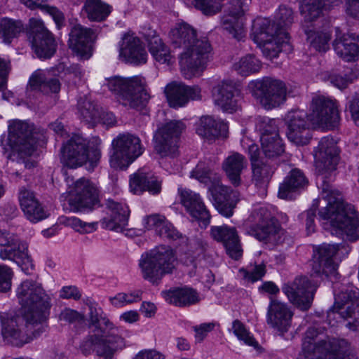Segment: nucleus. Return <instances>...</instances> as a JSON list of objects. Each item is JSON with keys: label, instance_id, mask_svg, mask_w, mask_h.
Returning a JSON list of instances; mask_svg holds the SVG:
<instances>
[{"label": "nucleus", "instance_id": "f257e3e1", "mask_svg": "<svg viewBox=\"0 0 359 359\" xmlns=\"http://www.w3.org/2000/svg\"><path fill=\"white\" fill-rule=\"evenodd\" d=\"M316 169L322 182L321 198L320 202L325 205L319 210L321 219L329 221L324 224L330 226L332 234L345 233L350 240L359 238V219L351 205L345 204L341 194L325 183L324 175L336 170L339 162L336 143L331 137H323L313 150Z\"/></svg>", "mask_w": 359, "mask_h": 359}, {"label": "nucleus", "instance_id": "f03ea898", "mask_svg": "<svg viewBox=\"0 0 359 359\" xmlns=\"http://www.w3.org/2000/svg\"><path fill=\"white\" fill-rule=\"evenodd\" d=\"M16 297L23 309V317L10 318L6 313L1 314V334L13 345L22 346L45 331L51 303L41 284L32 280L21 283Z\"/></svg>", "mask_w": 359, "mask_h": 359}, {"label": "nucleus", "instance_id": "7ed1b4c3", "mask_svg": "<svg viewBox=\"0 0 359 359\" xmlns=\"http://www.w3.org/2000/svg\"><path fill=\"white\" fill-rule=\"evenodd\" d=\"M293 22V11L280 6L276 14V22L269 19H258L253 25L252 36L255 43L262 47L263 54L272 59L281 51L289 52L291 46L287 28Z\"/></svg>", "mask_w": 359, "mask_h": 359}, {"label": "nucleus", "instance_id": "20e7f679", "mask_svg": "<svg viewBox=\"0 0 359 359\" xmlns=\"http://www.w3.org/2000/svg\"><path fill=\"white\" fill-rule=\"evenodd\" d=\"M43 137V133L36 131L32 124L20 120L9 122L7 142L13 158L12 167H20L16 172H11V175H19L22 168L31 169L35 166L30 157L38 142Z\"/></svg>", "mask_w": 359, "mask_h": 359}, {"label": "nucleus", "instance_id": "39448f33", "mask_svg": "<svg viewBox=\"0 0 359 359\" xmlns=\"http://www.w3.org/2000/svg\"><path fill=\"white\" fill-rule=\"evenodd\" d=\"M101 143L99 137H94L90 145L83 137L74 135L61 148L62 161L71 168L86 165L88 170L93 171L100 161Z\"/></svg>", "mask_w": 359, "mask_h": 359}, {"label": "nucleus", "instance_id": "423d86ee", "mask_svg": "<svg viewBox=\"0 0 359 359\" xmlns=\"http://www.w3.org/2000/svg\"><path fill=\"white\" fill-rule=\"evenodd\" d=\"M318 332L309 327L302 344V352L306 359H354L351 344L344 339H327L315 341Z\"/></svg>", "mask_w": 359, "mask_h": 359}, {"label": "nucleus", "instance_id": "0eeeda50", "mask_svg": "<svg viewBox=\"0 0 359 359\" xmlns=\"http://www.w3.org/2000/svg\"><path fill=\"white\" fill-rule=\"evenodd\" d=\"M107 87L118 97L119 103L129 109H142L150 98L145 80L141 76H114L108 79Z\"/></svg>", "mask_w": 359, "mask_h": 359}, {"label": "nucleus", "instance_id": "6e6552de", "mask_svg": "<svg viewBox=\"0 0 359 359\" xmlns=\"http://www.w3.org/2000/svg\"><path fill=\"white\" fill-rule=\"evenodd\" d=\"M177 263L176 255L170 247L159 246L143 254L139 265L144 278L156 283L165 275L172 273Z\"/></svg>", "mask_w": 359, "mask_h": 359}, {"label": "nucleus", "instance_id": "1a4fd4ad", "mask_svg": "<svg viewBox=\"0 0 359 359\" xmlns=\"http://www.w3.org/2000/svg\"><path fill=\"white\" fill-rule=\"evenodd\" d=\"M212 46L205 38L200 39L180 55V65L186 79L199 76L205 69L212 55Z\"/></svg>", "mask_w": 359, "mask_h": 359}, {"label": "nucleus", "instance_id": "9d476101", "mask_svg": "<svg viewBox=\"0 0 359 359\" xmlns=\"http://www.w3.org/2000/svg\"><path fill=\"white\" fill-rule=\"evenodd\" d=\"M109 163L111 168L123 170L142 153L141 140L135 135L122 133L113 140Z\"/></svg>", "mask_w": 359, "mask_h": 359}, {"label": "nucleus", "instance_id": "9b49d317", "mask_svg": "<svg viewBox=\"0 0 359 359\" xmlns=\"http://www.w3.org/2000/svg\"><path fill=\"white\" fill-rule=\"evenodd\" d=\"M252 95L266 109L279 107L286 100L287 90L283 82L271 78L252 81L248 84Z\"/></svg>", "mask_w": 359, "mask_h": 359}, {"label": "nucleus", "instance_id": "f8f14e48", "mask_svg": "<svg viewBox=\"0 0 359 359\" xmlns=\"http://www.w3.org/2000/svg\"><path fill=\"white\" fill-rule=\"evenodd\" d=\"M334 310L348 320L347 327L355 330L359 327V289L352 285L342 286L335 294Z\"/></svg>", "mask_w": 359, "mask_h": 359}, {"label": "nucleus", "instance_id": "ddd939ff", "mask_svg": "<svg viewBox=\"0 0 359 359\" xmlns=\"http://www.w3.org/2000/svg\"><path fill=\"white\" fill-rule=\"evenodd\" d=\"M185 126L180 121H171L159 128L154 135V149L161 157L178 156V142Z\"/></svg>", "mask_w": 359, "mask_h": 359}, {"label": "nucleus", "instance_id": "4468645a", "mask_svg": "<svg viewBox=\"0 0 359 359\" xmlns=\"http://www.w3.org/2000/svg\"><path fill=\"white\" fill-rule=\"evenodd\" d=\"M309 119L314 127L334 128L339 121L336 102L323 95L313 97Z\"/></svg>", "mask_w": 359, "mask_h": 359}, {"label": "nucleus", "instance_id": "2eb2a0df", "mask_svg": "<svg viewBox=\"0 0 359 359\" xmlns=\"http://www.w3.org/2000/svg\"><path fill=\"white\" fill-rule=\"evenodd\" d=\"M5 240L6 243L0 244V258L15 262L26 274H29L34 264L29 254L28 244L10 232Z\"/></svg>", "mask_w": 359, "mask_h": 359}, {"label": "nucleus", "instance_id": "dca6fc26", "mask_svg": "<svg viewBox=\"0 0 359 359\" xmlns=\"http://www.w3.org/2000/svg\"><path fill=\"white\" fill-rule=\"evenodd\" d=\"M67 203L72 212H82L92 209L97 202L96 189L90 181L81 178L69 185Z\"/></svg>", "mask_w": 359, "mask_h": 359}, {"label": "nucleus", "instance_id": "f3484780", "mask_svg": "<svg viewBox=\"0 0 359 359\" xmlns=\"http://www.w3.org/2000/svg\"><path fill=\"white\" fill-rule=\"evenodd\" d=\"M339 250L337 245L323 244L313 249L312 272L313 274L329 278L331 281L338 279V263L336 255Z\"/></svg>", "mask_w": 359, "mask_h": 359}, {"label": "nucleus", "instance_id": "a211bd4d", "mask_svg": "<svg viewBox=\"0 0 359 359\" xmlns=\"http://www.w3.org/2000/svg\"><path fill=\"white\" fill-rule=\"evenodd\" d=\"M27 34L39 57L46 59L53 55L56 50L55 39L41 20L35 18L29 20Z\"/></svg>", "mask_w": 359, "mask_h": 359}, {"label": "nucleus", "instance_id": "6ab92c4d", "mask_svg": "<svg viewBox=\"0 0 359 359\" xmlns=\"http://www.w3.org/2000/svg\"><path fill=\"white\" fill-rule=\"evenodd\" d=\"M261 133L262 150L267 160L273 161L284 152V146L278 133L275 119L262 118L258 123Z\"/></svg>", "mask_w": 359, "mask_h": 359}, {"label": "nucleus", "instance_id": "aec40b11", "mask_svg": "<svg viewBox=\"0 0 359 359\" xmlns=\"http://www.w3.org/2000/svg\"><path fill=\"white\" fill-rule=\"evenodd\" d=\"M316 289L305 276L295 278L282 288L290 302L302 311H307L311 307Z\"/></svg>", "mask_w": 359, "mask_h": 359}, {"label": "nucleus", "instance_id": "412c9836", "mask_svg": "<svg viewBox=\"0 0 359 359\" xmlns=\"http://www.w3.org/2000/svg\"><path fill=\"white\" fill-rule=\"evenodd\" d=\"M208 192L215 209L226 217H231L240 200L239 193L222 184L220 180L208 187Z\"/></svg>", "mask_w": 359, "mask_h": 359}, {"label": "nucleus", "instance_id": "4be33fe9", "mask_svg": "<svg viewBox=\"0 0 359 359\" xmlns=\"http://www.w3.org/2000/svg\"><path fill=\"white\" fill-rule=\"evenodd\" d=\"M104 330H100V343L97 348V355L112 359L116 352L126 347L122 336V330L116 327L108 318L103 319Z\"/></svg>", "mask_w": 359, "mask_h": 359}, {"label": "nucleus", "instance_id": "5701e85b", "mask_svg": "<svg viewBox=\"0 0 359 359\" xmlns=\"http://www.w3.org/2000/svg\"><path fill=\"white\" fill-rule=\"evenodd\" d=\"M308 120L309 114L300 109L291 110L286 115L287 136L296 145H305L311 140L310 123Z\"/></svg>", "mask_w": 359, "mask_h": 359}, {"label": "nucleus", "instance_id": "b1692460", "mask_svg": "<svg viewBox=\"0 0 359 359\" xmlns=\"http://www.w3.org/2000/svg\"><path fill=\"white\" fill-rule=\"evenodd\" d=\"M250 222L252 223L250 232L259 241H268L275 237L279 226L266 208L255 209L251 214Z\"/></svg>", "mask_w": 359, "mask_h": 359}, {"label": "nucleus", "instance_id": "393cba45", "mask_svg": "<svg viewBox=\"0 0 359 359\" xmlns=\"http://www.w3.org/2000/svg\"><path fill=\"white\" fill-rule=\"evenodd\" d=\"M243 0H231L227 13L221 20L222 27L229 35L240 41L245 36V29L241 17L246 10Z\"/></svg>", "mask_w": 359, "mask_h": 359}, {"label": "nucleus", "instance_id": "a878e982", "mask_svg": "<svg viewBox=\"0 0 359 359\" xmlns=\"http://www.w3.org/2000/svg\"><path fill=\"white\" fill-rule=\"evenodd\" d=\"M270 299L266 313V323L271 327L283 334L291 326L293 312L287 304L272 297H270Z\"/></svg>", "mask_w": 359, "mask_h": 359}, {"label": "nucleus", "instance_id": "bb28decb", "mask_svg": "<svg viewBox=\"0 0 359 359\" xmlns=\"http://www.w3.org/2000/svg\"><path fill=\"white\" fill-rule=\"evenodd\" d=\"M94 38L92 29L76 25L69 32V47L81 60H88L92 55L91 42Z\"/></svg>", "mask_w": 359, "mask_h": 359}, {"label": "nucleus", "instance_id": "cd10ccee", "mask_svg": "<svg viewBox=\"0 0 359 359\" xmlns=\"http://www.w3.org/2000/svg\"><path fill=\"white\" fill-rule=\"evenodd\" d=\"M238 94V89L231 81H223L212 90L215 104L228 113H233L238 109L237 100Z\"/></svg>", "mask_w": 359, "mask_h": 359}, {"label": "nucleus", "instance_id": "c85d7f7f", "mask_svg": "<svg viewBox=\"0 0 359 359\" xmlns=\"http://www.w3.org/2000/svg\"><path fill=\"white\" fill-rule=\"evenodd\" d=\"M210 235L215 241L222 243L232 259H238L242 256L243 250L234 227L226 225L212 226Z\"/></svg>", "mask_w": 359, "mask_h": 359}, {"label": "nucleus", "instance_id": "c756f323", "mask_svg": "<svg viewBox=\"0 0 359 359\" xmlns=\"http://www.w3.org/2000/svg\"><path fill=\"white\" fill-rule=\"evenodd\" d=\"M106 208L110 218H104L102 220V227L117 232L122 231L128 224L130 215L128 206L124 203L109 198L106 201Z\"/></svg>", "mask_w": 359, "mask_h": 359}, {"label": "nucleus", "instance_id": "7c9ffc66", "mask_svg": "<svg viewBox=\"0 0 359 359\" xmlns=\"http://www.w3.org/2000/svg\"><path fill=\"white\" fill-rule=\"evenodd\" d=\"M180 201L189 215L202 221L206 226L210 220V214L198 194L189 189H179Z\"/></svg>", "mask_w": 359, "mask_h": 359}, {"label": "nucleus", "instance_id": "2f4dec72", "mask_svg": "<svg viewBox=\"0 0 359 359\" xmlns=\"http://www.w3.org/2000/svg\"><path fill=\"white\" fill-rule=\"evenodd\" d=\"M18 198L22 210L30 222L36 223L48 217V214L31 190L21 188Z\"/></svg>", "mask_w": 359, "mask_h": 359}, {"label": "nucleus", "instance_id": "473e14b6", "mask_svg": "<svg viewBox=\"0 0 359 359\" xmlns=\"http://www.w3.org/2000/svg\"><path fill=\"white\" fill-rule=\"evenodd\" d=\"M130 189L134 194L139 195L147 191L155 195L161 192V182L151 172L140 169L130 176Z\"/></svg>", "mask_w": 359, "mask_h": 359}, {"label": "nucleus", "instance_id": "72a5a7b5", "mask_svg": "<svg viewBox=\"0 0 359 359\" xmlns=\"http://www.w3.org/2000/svg\"><path fill=\"white\" fill-rule=\"evenodd\" d=\"M119 55L126 62L135 65L146 63L147 53L144 45L135 36L127 35L123 38Z\"/></svg>", "mask_w": 359, "mask_h": 359}, {"label": "nucleus", "instance_id": "f704fd0d", "mask_svg": "<svg viewBox=\"0 0 359 359\" xmlns=\"http://www.w3.org/2000/svg\"><path fill=\"white\" fill-rule=\"evenodd\" d=\"M228 129L227 123L224 121L211 116H203L198 122L196 133L205 139L213 140L226 136Z\"/></svg>", "mask_w": 359, "mask_h": 359}, {"label": "nucleus", "instance_id": "c9c22d12", "mask_svg": "<svg viewBox=\"0 0 359 359\" xmlns=\"http://www.w3.org/2000/svg\"><path fill=\"white\" fill-rule=\"evenodd\" d=\"M308 183L307 178L301 170L293 169L280 184L278 196L283 199H292L293 194L304 189Z\"/></svg>", "mask_w": 359, "mask_h": 359}, {"label": "nucleus", "instance_id": "e433bc0d", "mask_svg": "<svg viewBox=\"0 0 359 359\" xmlns=\"http://www.w3.org/2000/svg\"><path fill=\"white\" fill-rule=\"evenodd\" d=\"M161 294L168 303L176 306H189L200 302L198 294L189 287H176Z\"/></svg>", "mask_w": 359, "mask_h": 359}, {"label": "nucleus", "instance_id": "4c0bfd02", "mask_svg": "<svg viewBox=\"0 0 359 359\" xmlns=\"http://www.w3.org/2000/svg\"><path fill=\"white\" fill-rule=\"evenodd\" d=\"M60 86L57 79H48L46 72L37 70L30 76L27 90L28 93L29 91H39L44 94L58 93Z\"/></svg>", "mask_w": 359, "mask_h": 359}, {"label": "nucleus", "instance_id": "58836bf2", "mask_svg": "<svg viewBox=\"0 0 359 359\" xmlns=\"http://www.w3.org/2000/svg\"><path fill=\"white\" fill-rule=\"evenodd\" d=\"M336 38L333 47L337 55L346 62H352L359 57V47L351 39L342 34L339 27H336Z\"/></svg>", "mask_w": 359, "mask_h": 359}, {"label": "nucleus", "instance_id": "ea45409f", "mask_svg": "<svg viewBox=\"0 0 359 359\" xmlns=\"http://www.w3.org/2000/svg\"><path fill=\"white\" fill-rule=\"evenodd\" d=\"M341 3V0H302L300 12L305 22H313L322 14L323 10L330 9Z\"/></svg>", "mask_w": 359, "mask_h": 359}, {"label": "nucleus", "instance_id": "a19ab883", "mask_svg": "<svg viewBox=\"0 0 359 359\" xmlns=\"http://www.w3.org/2000/svg\"><path fill=\"white\" fill-rule=\"evenodd\" d=\"M170 38L175 48H182L184 50L198 40L196 39V31L187 23L179 24L172 29Z\"/></svg>", "mask_w": 359, "mask_h": 359}, {"label": "nucleus", "instance_id": "79ce46f5", "mask_svg": "<svg viewBox=\"0 0 359 359\" xmlns=\"http://www.w3.org/2000/svg\"><path fill=\"white\" fill-rule=\"evenodd\" d=\"M247 166L245 158L239 153L229 155L223 162L222 168L231 182L238 186L241 183V174Z\"/></svg>", "mask_w": 359, "mask_h": 359}, {"label": "nucleus", "instance_id": "37998d69", "mask_svg": "<svg viewBox=\"0 0 359 359\" xmlns=\"http://www.w3.org/2000/svg\"><path fill=\"white\" fill-rule=\"evenodd\" d=\"M269 160L253 163L252 180L257 187L265 190L272 174L276 169V164L268 162Z\"/></svg>", "mask_w": 359, "mask_h": 359}, {"label": "nucleus", "instance_id": "c03bdc74", "mask_svg": "<svg viewBox=\"0 0 359 359\" xmlns=\"http://www.w3.org/2000/svg\"><path fill=\"white\" fill-rule=\"evenodd\" d=\"M186 85L182 82L172 81L168 83L164 90L170 107H181L187 104Z\"/></svg>", "mask_w": 359, "mask_h": 359}, {"label": "nucleus", "instance_id": "a18cd8bd", "mask_svg": "<svg viewBox=\"0 0 359 359\" xmlns=\"http://www.w3.org/2000/svg\"><path fill=\"white\" fill-rule=\"evenodd\" d=\"M83 10L92 21L104 20L111 13V6L101 0H86Z\"/></svg>", "mask_w": 359, "mask_h": 359}, {"label": "nucleus", "instance_id": "49530a36", "mask_svg": "<svg viewBox=\"0 0 359 359\" xmlns=\"http://www.w3.org/2000/svg\"><path fill=\"white\" fill-rule=\"evenodd\" d=\"M20 1L31 9L38 8L49 14L58 29L63 25L65 21L64 14L57 8L49 5L48 0H20Z\"/></svg>", "mask_w": 359, "mask_h": 359}, {"label": "nucleus", "instance_id": "de8ad7c7", "mask_svg": "<svg viewBox=\"0 0 359 359\" xmlns=\"http://www.w3.org/2000/svg\"><path fill=\"white\" fill-rule=\"evenodd\" d=\"M25 27L20 20L3 18L0 22V34L5 43H11L12 40L23 32Z\"/></svg>", "mask_w": 359, "mask_h": 359}, {"label": "nucleus", "instance_id": "09e8293b", "mask_svg": "<svg viewBox=\"0 0 359 359\" xmlns=\"http://www.w3.org/2000/svg\"><path fill=\"white\" fill-rule=\"evenodd\" d=\"M310 46L319 52H326L330 48L331 34L324 30H305Z\"/></svg>", "mask_w": 359, "mask_h": 359}, {"label": "nucleus", "instance_id": "8fccbe9b", "mask_svg": "<svg viewBox=\"0 0 359 359\" xmlns=\"http://www.w3.org/2000/svg\"><path fill=\"white\" fill-rule=\"evenodd\" d=\"M78 111L81 118L88 123H96L100 120V112L88 97H81L78 101Z\"/></svg>", "mask_w": 359, "mask_h": 359}, {"label": "nucleus", "instance_id": "3c124183", "mask_svg": "<svg viewBox=\"0 0 359 359\" xmlns=\"http://www.w3.org/2000/svg\"><path fill=\"white\" fill-rule=\"evenodd\" d=\"M191 177L208 187L219 180V177L205 162H199L191 172Z\"/></svg>", "mask_w": 359, "mask_h": 359}, {"label": "nucleus", "instance_id": "603ef678", "mask_svg": "<svg viewBox=\"0 0 359 359\" xmlns=\"http://www.w3.org/2000/svg\"><path fill=\"white\" fill-rule=\"evenodd\" d=\"M234 69L241 76H246L259 72L261 69V63L255 56L248 55L234 64Z\"/></svg>", "mask_w": 359, "mask_h": 359}, {"label": "nucleus", "instance_id": "864d4df0", "mask_svg": "<svg viewBox=\"0 0 359 359\" xmlns=\"http://www.w3.org/2000/svg\"><path fill=\"white\" fill-rule=\"evenodd\" d=\"M359 76V72L356 69H351L344 74H332L330 76V83L337 88L343 90L353 82Z\"/></svg>", "mask_w": 359, "mask_h": 359}, {"label": "nucleus", "instance_id": "5fc2aeb1", "mask_svg": "<svg viewBox=\"0 0 359 359\" xmlns=\"http://www.w3.org/2000/svg\"><path fill=\"white\" fill-rule=\"evenodd\" d=\"M266 273V266L264 264L250 266L248 269H241L239 274L244 279L251 282L260 280Z\"/></svg>", "mask_w": 359, "mask_h": 359}, {"label": "nucleus", "instance_id": "6e6d98bb", "mask_svg": "<svg viewBox=\"0 0 359 359\" xmlns=\"http://www.w3.org/2000/svg\"><path fill=\"white\" fill-rule=\"evenodd\" d=\"M232 330L234 334L241 341H243L245 344L257 347L258 344L250 335V332L246 330L244 325L239 320H236L233 322Z\"/></svg>", "mask_w": 359, "mask_h": 359}, {"label": "nucleus", "instance_id": "4d7b16f0", "mask_svg": "<svg viewBox=\"0 0 359 359\" xmlns=\"http://www.w3.org/2000/svg\"><path fill=\"white\" fill-rule=\"evenodd\" d=\"M66 224L81 233H89L97 229V222H86L79 218L72 217L66 219Z\"/></svg>", "mask_w": 359, "mask_h": 359}, {"label": "nucleus", "instance_id": "13d9d810", "mask_svg": "<svg viewBox=\"0 0 359 359\" xmlns=\"http://www.w3.org/2000/svg\"><path fill=\"white\" fill-rule=\"evenodd\" d=\"M194 5L206 15H215L220 10L217 0H194Z\"/></svg>", "mask_w": 359, "mask_h": 359}, {"label": "nucleus", "instance_id": "bf43d9fd", "mask_svg": "<svg viewBox=\"0 0 359 359\" xmlns=\"http://www.w3.org/2000/svg\"><path fill=\"white\" fill-rule=\"evenodd\" d=\"M93 332V334L88 336L80 346L81 352L86 355H89L92 352L93 348H95V350L97 352V348L101 342L100 332L95 331Z\"/></svg>", "mask_w": 359, "mask_h": 359}, {"label": "nucleus", "instance_id": "052dcab7", "mask_svg": "<svg viewBox=\"0 0 359 359\" xmlns=\"http://www.w3.org/2000/svg\"><path fill=\"white\" fill-rule=\"evenodd\" d=\"M88 320L89 327H94L93 332H100L99 322L100 320L103 321L106 317H102V311L101 308L97 307L93 304H89Z\"/></svg>", "mask_w": 359, "mask_h": 359}, {"label": "nucleus", "instance_id": "680f3d73", "mask_svg": "<svg viewBox=\"0 0 359 359\" xmlns=\"http://www.w3.org/2000/svg\"><path fill=\"white\" fill-rule=\"evenodd\" d=\"M13 275L10 267L0 264V292H6L11 289Z\"/></svg>", "mask_w": 359, "mask_h": 359}, {"label": "nucleus", "instance_id": "e2e57ef3", "mask_svg": "<svg viewBox=\"0 0 359 359\" xmlns=\"http://www.w3.org/2000/svg\"><path fill=\"white\" fill-rule=\"evenodd\" d=\"M156 233L161 238L175 240L180 237V233L166 219Z\"/></svg>", "mask_w": 359, "mask_h": 359}, {"label": "nucleus", "instance_id": "0e129e2a", "mask_svg": "<svg viewBox=\"0 0 359 359\" xmlns=\"http://www.w3.org/2000/svg\"><path fill=\"white\" fill-rule=\"evenodd\" d=\"M60 321L69 323L84 320V316L70 308L64 309L58 316Z\"/></svg>", "mask_w": 359, "mask_h": 359}, {"label": "nucleus", "instance_id": "69168bd1", "mask_svg": "<svg viewBox=\"0 0 359 359\" xmlns=\"http://www.w3.org/2000/svg\"><path fill=\"white\" fill-rule=\"evenodd\" d=\"M346 111L350 113L354 123L359 126V93H355L348 101Z\"/></svg>", "mask_w": 359, "mask_h": 359}, {"label": "nucleus", "instance_id": "338daca9", "mask_svg": "<svg viewBox=\"0 0 359 359\" xmlns=\"http://www.w3.org/2000/svg\"><path fill=\"white\" fill-rule=\"evenodd\" d=\"M165 217L163 215L154 214L146 216L143 219V224L147 229H154L156 233L162 226L165 220Z\"/></svg>", "mask_w": 359, "mask_h": 359}, {"label": "nucleus", "instance_id": "774afa93", "mask_svg": "<svg viewBox=\"0 0 359 359\" xmlns=\"http://www.w3.org/2000/svg\"><path fill=\"white\" fill-rule=\"evenodd\" d=\"M215 323H205L193 327L195 332V337L197 341H202L206 337L207 334L214 330Z\"/></svg>", "mask_w": 359, "mask_h": 359}]
</instances>
